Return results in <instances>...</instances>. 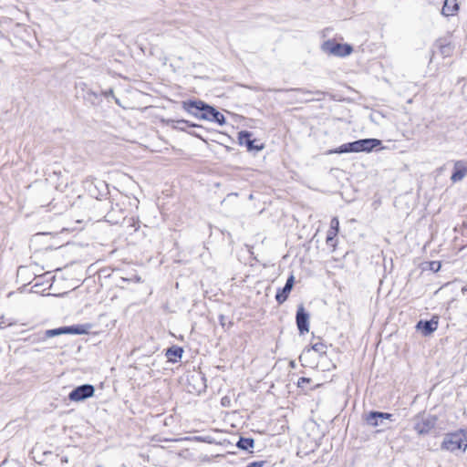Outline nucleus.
Instances as JSON below:
<instances>
[{"instance_id": "nucleus-1", "label": "nucleus", "mask_w": 467, "mask_h": 467, "mask_svg": "<svg viewBox=\"0 0 467 467\" xmlns=\"http://www.w3.org/2000/svg\"><path fill=\"white\" fill-rule=\"evenodd\" d=\"M441 448L451 452L458 450L465 451L467 449V429L445 434Z\"/></svg>"}, {"instance_id": "nucleus-2", "label": "nucleus", "mask_w": 467, "mask_h": 467, "mask_svg": "<svg viewBox=\"0 0 467 467\" xmlns=\"http://www.w3.org/2000/svg\"><path fill=\"white\" fill-rule=\"evenodd\" d=\"M182 107L187 112L194 116H198V111H202L199 117L207 120H213V113L216 110L214 108L208 106L200 100L184 101Z\"/></svg>"}, {"instance_id": "nucleus-3", "label": "nucleus", "mask_w": 467, "mask_h": 467, "mask_svg": "<svg viewBox=\"0 0 467 467\" xmlns=\"http://www.w3.org/2000/svg\"><path fill=\"white\" fill-rule=\"evenodd\" d=\"M323 50L337 57H346L352 53L353 48L348 44H339L328 41L323 45Z\"/></svg>"}, {"instance_id": "nucleus-4", "label": "nucleus", "mask_w": 467, "mask_h": 467, "mask_svg": "<svg viewBox=\"0 0 467 467\" xmlns=\"http://www.w3.org/2000/svg\"><path fill=\"white\" fill-rule=\"evenodd\" d=\"M95 389L90 384H85L74 389L69 394L68 399L74 402H80L94 395Z\"/></svg>"}, {"instance_id": "nucleus-5", "label": "nucleus", "mask_w": 467, "mask_h": 467, "mask_svg": "<svg viewBox=\"0 0 467 467\" xmlns=\"http://www.w3.org/2000/svg\"><path fill=\"white\" fill-rule=\"evenodd\" d=\"M437 418L432 415L417 418L414 430L419 435L429 433L436 425Z\"/></svg>"}, {"instance_id": "nucleus-6", "label": "nucleus", "mask_w": 467, "mask_h": 467, "mask_svg": "<svg viewBox=\"0 0 467 467\" xmlns=\"http://www.w3.org/2000/svg\"><path fill=\"white\" fill-rule=\"evenodd\" d=\"M381 144L378 139H364L353 141L354 152H370Z\"/></svg>"}, {"instance_id": "nucleus-7", "label": "nucleus", "mask_w": 467, "mask_h": 467, "mask_svg": "<svg viewBox=\"0 0 467 467\" xmlns=\"http://www.w3.org/2000/svg\"><path fill=\"white\" fill-rule=\"evenodd\" d=\"M86 330L80 327H59L55 329H48L45 331V337H53L56 336H59L62 334H76L80 335L84 334Z\"/></svg>"}, {"instance_id": "nucleus-8", "label": "nucleus", "mask_w": 467, "mask_h": 467, "mask_svg": "<svg viewBox=\"0 0 467 467\" xmlns=\"http://www.w3.org/2000/svg\"><path fill=\"white\" fill-rule=\"evenodd\" d=\"M392 418V414L385 413V412H378V411H370L366 416V422L372 427L381 426L385 420H390Z\"/></svg>"}, {"instance_id": "nucleus-9", "label": "nucleus", "mask_w": 467, "mask_h": 467, "mask_svg": "<svg viewBox=\"0 0 467 467\" xmlns=\"http://www.w3.org/2000/svg\"><path fill=\"white\" fill-rule=\"evenodd\" d=\"M296 325L301 334H305L309 331V315L305 311L302 305L297 308Z\"/></svg>"}, {"instance_id": "nucleus-10", "label": "nucleus", "mask_w": 467, "mask_h": 467, "mask_svg": "<svg viewBox=\"0 0 467 467\" xmlns=\"http://www.w3.org/2000/svg\"><path fill=\"white\" fill-rule=\"evenodd\" d=\"M467 175V165L462 161L454 163V171L451 177L452 182H461Z\"/></svg>"}, {"instance_id": "nucleus-11", "label": "nucleus", "mask_w": 467, "mask_h": 467, "mask_svg": "<svg viewBox=\"0 0 467 467\" xmlns=\"http://www.w3.org/2000/svg\"><path fill=\"white\" fill-rule=\"evenodd\" d=\"M294 283H295V277H294V275H290L286 281L285 285L282 289V291L278 292L275 296V299L277 300V302L279 304L284 303L287 299L288 295L293 288Z\"/></svg>"}, {"instance_id": "nucleus-12", "label": "nucleus", "mask_w": 467, "mask_h": 467, "mask_svg": "<svg viewBox=\"0 0 467 467\" xmlns=\"http://www.w3.org/2000/svg\"><path fill=\"white\" fill-rule=\"evenodd\" d=\"M416 327L418 330H420L424 336H428L437 329L438 321L434 319L430 321H420Z\"/></svg>"}, {"instance_id": "nucleus-13", "label": "nucleus", "mask_w": 467, "mask_h": 467, "mask_svg": "<svg viewBox=\"0 0 467 467\" xmlns=\"http://www.w3.org/2000/svg\"><path fill=\"white\" fill-rule=\"evenodd\" d=\"M459 9L457 0H445L441 14L445 16H454Z\"/></svg>"}, {"instance_id": "nucleus-14", "label": "nucleus", "mask_w": 467, "mask_h": 467, "mask_svg": "<svg viewBox=\"0 0 467 467\" xmlns=\"http://www.w3.org/2000/svg\"><path fill=\"white\" fill-rule=\"evenodd\" d=\"M182 348L179 347H172L167 350L166 357L170 361L176 362L177 359L182 357Z\"/></svg>"}, {"instance_id": "nucleus-15", "label": "nucleus", "mask_w": 467, "mask_h": 467, "mask_svg": "<svg viewBox=\"0 0 467 467\" xmlns=\"http://www.w3.org/2000/svg\"><path fill=\"white\" fill-rule=\"evenodd\" d=\"M348 152H354L353 142L342 144L337 149L329 150L328 153L331 154V153H348Z\"/></svg>"}, {"instance_id": "nucleus-16", "label": "nucleus", "mask_w": 467, "mask_h": 467, "mask_svg": "<svg viewBox=\"0 0 467 467\" xmlns=\"http://www.w3.org/2000/svg\"><path fill=\"white\" fill-rule=\"evenodd\" d=\"M254 441L253 439L250 438H241L239 441L237 442L238 448L242 450H249L254 448Z\"/></svg>"}, {"instance_id": "nucleus-17", "label": "nucleus", "mask_w": 467, "mask_h": 467, "mask_svg": "<svg viewBox=\"0 0 467 467\" xmlns=\"http://www.w3.org/2000/svg\"><path fill=\"white\" fill-rule=\"evenodd\" d=\"M251 138L252 134L248 131H241L238 134L239 143L241 145H245L246 147L250 143Z\"/></svg>"}, {"instance_id": "nucleus-18", "label": "nucleus", "mask_w": 467, "mask_h": 467, "mask_svg": "<svg viewBox=\"0 0 467 467\" xmlns=\"http://www.w3.org/2000/svg\"><path fill=\"white\" fill-rule=\"evenodd\" d=\"M212 121H215L218 124L223 125L225 122V119H224V117H223V115L222 113H220L219 111L215 110L214 113H213V120Z\"/></svg>"}, {"instance_id": "nucleus-19", "label": "nucleus", "mask_w": 467, "mask_h": 467, "mask_svg": "<svg viewBox=\"0 0 467 467\" xmlns=\"http://www.w3.org/2000/svg\"><path fill=\"white\" fill-rule=\"evenodd\" d=\"M254 142H255V140H252L251 139L250 143L247 145V149L249 150H263V148H264L263 144L257 145V144H254Z\"/></svg>"}, {"instance_id": "nucleus-20", "label": "nucleus", "mask_w": 467, "mask_h": 467, "mask_svg": "<svg viewBox=\"0 0 467 467\" xmlns=\"http://www.w3.org/2000/svg\"><path fill=\"white\" fill-rule=\"evenodd\" d=\"M326 346L323 343H316L312 346V350L316 352H325Z\"/></svg>"}, {"instance_id": "nucleus-21", "label": "nucleus", "mask_w": 467, "mask_h": 467, "mask_svg": "<svg viewBox=\"0 0 467 467\" xmlns=\"http://www.w3.org/2000/svg\"><path fill=\"white\" fill-rule=\"evenodd\" d=\"M330 228L338 231L339 221L337 217H334L330 222Z\"/></svg>"}, {"instance_id": "nucleus-22", "label": "nucleus", "mask_w": 467, "mask_h": 467, "mask_svg": "<svg viewBox=\"0 0 467 467\" xmlns=\"http://www.w3.org/2000/svg\"><path fill=\"white\" fill-rule=\"evenodd\" d=\"M337 233L338 231L330 228L327 232V241L328 242L332 240L337 234Z\"/></svg>"}, {"instance_id": "nucleus-23", "label": "nucleus", "mask_w": 467, "mask_h": 467, "mask_svg": "<svg viewBox=\"0 0 467 467\" xmlns=\"http://www.w3.org/2000/svg\"><path fill=\"white\" fill-rule=\"evenodd\" d=\"M264 463V462H254L247 465V467H263Z\"/></svg>"}, {"instance_id": "nucleus-24", "label": "nucleus", "mask_w": 467, "mask_h": 467, "mask_svg": "<svg viewBox=\"0 0 467 467\" xmlns=\"http://www.w3.org/2000/svg\"><path fill=\"white\" fill-rule=\"evenodd\" d=\"M431 265H436V266H437V267L435 268V270H436V271H437V270H439V269H440V266H441V265H440V263H438V262H432V263H431Z\"/></svg>"}, {"instance_id": "nucleus-25", "label": "nucleus", "mask_w": 467, "mask_h": 467, "mask_svg": "<svg viewBox=\"0 0 467 467\" xmlns=\"http://www.w3.org/2000/svg\"><path fill=\"white\" fill-rule=\"evenodd\" d=\"M465 291H467V285L462 287V292H465Z\"/></svg>"}]
</instances>
